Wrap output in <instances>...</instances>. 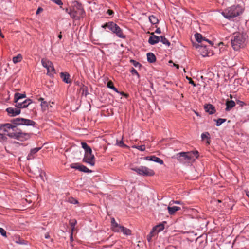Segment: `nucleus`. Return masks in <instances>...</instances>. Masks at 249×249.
I'll use <instances>...</instances> for the list:
<instances>
[{
	"label": "nucleus",
	"instance_id": "17",
	"mask_svg": "<svg viewBox=\"0 0 249 249\" xmlns=\"http://www.w3.org/2000/svg\"><path fill=\"white\" fill-rule=\"evenodd\" d=\"M180 209H181V208L179 207H178V206H172V207L170 205H169L167 207L168 213L170 215H174L177 211H179Z\"/></svg>",
	"mask_w": 249,
	"mask_h": 249
},
{
	"label": "nucleus",
	"instance_id": "34",
	"mask_svg": "<svg viewBox=\"0 0 249 249\" xmlns=\"http://www.w3.org/2000/svg\"><path fill=\"white\" fill-rule=\"evenodd\" d=\"M226 121L225 119L220 118L216 120V125L220 126L222 123H224Z\"/></svg>",
	"mask_w": 249,
	"mask_h": 249
},
{
	"label": "nucleus",
	"instance_id": "5",
	"mask_svg": "<svg viewBox=\"0 0 249 249\" xmlns=\"http://www.w3.org/2000/svg\"><path fill=\"white\" fill-rule=\"evenodd\" d=\"M26 97V96L25 93H15L14 99V102L16 104L15 107L19 108H25L31 104L32 101L30 99L25 100L23 102H19L20 100L25 98Z\"/></svg>",
	"mask_w": 249,
	"mask_h": 249
},
{
	"label": "nucleus",
	"instance_id": "43",
	"mask_svg": "<svg viewBox=\"0 0 249 249\" xmlns=\"http://www.w3.org/2000/svg\"><path fill=\"white\" fill-rule=\"evenodd\" d=\"M131 62L132 63L133 65L136 67L141 66V65L139 62H136L135 60H131Z\"/></svg>",
	"mask_w": 249,
	"mask_h": 249
},
{
	"label": "nucleus",
	"instance_id": "33",
	"mask_svg": "<svg viewBox=\"0 0 249 249\" xmlns=\"http://www.w3.org/2000/svg\"><path fill=\"white\" fill-rule=\"evenodd\" d=\"M132 148L137 149L141 151H143L145 149V146L144 145H133Z\"/></svg>",
	"mask_w": 249,
	"mask_h": 249
},
{
	"label": "nucleus",
	"instance_id": "12",
	"mask_svg": "<svg viewBox=\"0 0 249 249\" xmlns=\"http://www.w3.org/2000/svg\"><path fill=\"white\" fill-rule=\"evenodd\" d=\"M21 108L18 107H16L15 108L8 107L6 109V111L11 116H15L20 113Z\"/></svg>",
	"mask_w": 249,
	"mask_h": 249
},
{
	"label": "nucleus",
	"instance_id": "15",
	"mask_svg": "<svg viewBox=\"0 0 249 249\" xmlns=\"http://www.w3.org/2000/svg\"><path fill=\"white\" fill-rule=\"evenodd\" d=\"M206 112H208L210 114H213L215 112V107L211 104H207L204 107Z\"/></svg>",
	"mask_w": 249,
	"mask_h": 249
},
{
	"label": "nucleus",
	"instance_id": "7",
	"mask_svg": "<svg viewBox=\"0 0 249 249\" xmlns=\"http://www.w3.org/2000/svg\"><path fill=\"white\" fill-rule=\"evenodd\" d=\"M71 17L74 19H79L83 18L85 11L84 9L80 3L76 2L74 3L71 12H70Z\"/></svg>",
	"mask_w": 249,
	"mask_h": 249
},
{
	"label": "nucleus",
	"instance_id": "3",
	"mask_svg": "<svg viewBox=\"0 0 249 249\" xmlns=\"http://www.w3.org/2000/svg\"><path fill=\"white\" fill-rule=\"evenodd\" d=\"M175 157L180 162H189L195 160V158L198 157V152L197 151H195L187 152H180L177 154Z\"/></svg>",
	"mask_w": 249,
	"mask_h": 249
},
{
	"label": "nucleus",
	"instance_id": "35",
	"mask_svg": "<svg viewBox=\"0 0 249 249\" xmlns=\"http://www.w3.org/2000/svg\"><path fill=\"white\" fill-rule=\"evenodd\" d=\"M81 166V165L79 164L78 163H72L71 164L70 167L71 168L78 169L79 170V167Z\"/></svg>",
	"mask_w": 249,
	"mask_h": 249
},
{
	"label": "nucleus",
	"instance_id": "51",
	"mask_svg": "<svg viewBox=\"0 0 249 249\" xmlns=\"http://www.w3.org/2000/svg\"><path fill=\"white\" fill-rule=\"evenodd\" d=\"M155 33H158V34H160L161 33V31H160V28H158L156 31H155Z\"/></svg>",
	"mask_w": 249,
	"mask_h": 249
},
{
	"label": "nucleus",
	"instance_id": "21",
	"mask_svg": "<svg viewBox=\"0 0 249 249\" xmlns=\"http://www.w3.org/2000/svg\"><path fill=\"white\" fill-rule=\"evenodd\" d=\"M147 61L150 63L155 62L156 58L155 55L152 53H147Z\"/></svg>",
	"mask_w": 249,
	"mask_h": 249
},
{
	"label": "nucleus",
	"instance_id": "37",
	"mask_svg": "<svg viewBox=\"0 0 249 249\" xmlns=\"http://www.w3.org/2000/svg\"><path fill=\"white\" fill-rule=\"evenodd\" d=\"M68 202L72 204H76L78 203L77 200L73 197L69 198Z\"/></svg>",
	"mask_w": 249,
	"mask_h": 249
},
{
	"label": "nucleus",
	"instance_id": "8",
	"mask_svg": "<svg viewBox=\"0 0 249 249\" xmlns=\"http://www.w3.org/2000/svg\"><path fill=\"white\" fill-rule=\"evenodd\" d=\"M131 169L142 176H153L155 174L153 170L145 166H140L138 168H131Z\"/></svg>",
	"mask_w": 249,
	"mask_h": 249
},
{
	"label": "nucleus",
	"instance_id": "10",
	"mask_svg": "<svg viewBox=\"0 0 249 249\" xmlns=\"http://www.w3.org/2000/svg\"><path fill=\"white\" fill-rule=\"evenodd\" d=\"M83 161L90 164L91 166H94L95 164V157L92 154V152L85 153Z\"/></svg>",
	"mask_w": 249,
	"mask_h": 249
},
{
	"label": "nucleus",
	"instance_id": "29",
	"mask_svg": "<svg viewBox=\"0 0 249 249\" xmlns=\"http://www.w3.org/2000/svg\"><path fill=\"white\" fill-rule=\"evenodd\" d=\"M123 227L124 226H121L118 224L117 226H114L112 228V230L115 232H122V228H123Z\"/></svg>",
	"mask_w": 249,
	"mask_h": 249
},
{
	"label": "nucleus",
	"instance_id": "42",
	"mask_svg": "<svg viewBox=\"0 0 249 249\" xmlns=\"http://www.w3.org/2000/svg\"><path fill=\"white\" fill-rule=\"evenodd\" d=\"M174 204H181V201H177V200H172L170 202L169 205L171 206Z\"/></svg>",
	"mask_w": 249,
	"mask_h": 249
},
{
	"label": "nucleus",
	"instance_id": "30",
	"mask_svg": "<svg viewBox=\"0 0 249 249\" xmlns=\"http://www.w3.org/2000/svg\"><path fill=\"white\" fill-rule=\"evenodd\" d=\"M76 223H77V221L75 219L71 220L70 221V224L71 225V231L72 232H73L74 231V229L75 228V225L76 224Z\"/></svg>",
	"mask_w": 249,
	"mask_h": 249
},
{
	"label": "nucleus",
	"instance_id": "58",
	"mask_svg": "<svg viewBox=\"0 0 249 249\" xmlns=\"http://www.w3.org/2000/svg\"><path fill=\"white\" fill-rule=\"evenodd\" d=\"M72 233L71 232V240L72 241L73 240V237H72Z\"/></svg>",
	"mask_w": 249,
	"mask_h": 249
},
{
	"label": "nucleus",
	"instance_id": "36",
	"mask_svg": "<svg viewBox=\"0 0 249 249\" xmlns=\"http://www.w3.org/2000/svg\"><path fill=\"white\" fill-rule=\"evenodd\" d=\"M117 145L121 147H127V146L125 145L123 141H120L119 142L117 141Z\"/></svg>",
	"mask_w": 249,
	"mask_h": 249
},
{
	"label": "nucleus",
	"instance_id": "6",
	"mask_svg": "<svg viewBox=\"0 0 249 249\" xmlns=\"http://www.w3.org/2000/svg\"><path fill=\"white\" fill-rule=\"evenodd\" d=\"M103 28H108L113 33L119 38H125V36L123 34L120 27L113 22H109L102 25Z\"/></svg>",
	"mask_w": 249,
	"mask_h": 249
},
{
	"label": "nucleus",
	"instance_id": "61",
	"mask_svg": "<svg viewBox=\"0 0 249 249\" xmlns=\"http://www.w3.org/2000/svg\"><path fill=\"white\" fill-rule=\"evenodd\" d=\"M122 94H123V95H126L124 94V93H122Z\"/></svg>",
	"mask_w": 249,
	"mask_h": 249
},
{
	"label": "nucleus",
	"instance_id": "20",
	"mask_svg": "<svg viewBox=\"0 0 249 249\" xmlns=\"http://www.w3.org/2000/svg\"><path fill=\"white\" fill-rule=\"evenodd\" d=\"M226 110L229 111L235 106V103L232 100H227Z\"/></svg>",
	"mask_w": 249,
	"mask_h": 249
},
{
	"label": "nucleus",
	"instance_id": "60",
	"mask_svg": "<svg viewBox=\"0 0 249 249\" xmlns=\"http://www.w3.org/2000/svg\"><path fill=\"white\" fill-rule=\"evenodd\" d=\"M246 195L248 196V197L249 198V191H247L246 192Z\"/></svg>",
	"mask_w": 249,
	"mask_h": 249
},
{
	"label": "nucleus",
	"instance_id": "53",
	"mask_svg": "<svg viewBox=\"0 0 249 249\" xmlns=\"http://www.w3.org/2000/svg\"><path fill=\"white\" fill-rule=\"evenodd\" d=\"M50 237V235L48 233H46L45 235V238L46 239H48Z\"/></svg>",
	"mask_w": 249,
	"mask_h": 249
},
{
	"label": "nucleus",
	"instance_id": "9",
	"mask_svg": "<svg viewBox=\"0 0 249 249\" xmlns=\"http://www.w3.org/2000/svg\"><path fill=\"white\" fill-rule=\"evenodd\" d=\"M41 63L42 66L47 70V73L52 75L55 73V70L52 62L47 59H42Z\"/></svg>",
	"mask_w": 249,
	"mask_h": 249
},
{
	"label": "nucleus",
	"instance_id": "32",
	"mask_svg": "<svg viewBox=\"0 0 249 249\" xmlns=\"http://www.w3.org/2000/svg\"><path fill=\"white\" fill-rule=\"evenodd\" d=\"M50 104V102H47L46 101H42L41 103V106L43 109L45 110L48 107L49 105Z\"/></svg>",
	"mask_w": 249,
	"mask_h": 249
},
{
	"label": "nucleus",
	"instance_id": "46",
	"mask_svg": "<svg viewBox=\"0 0 249 249\" xmlns=\"http://www.w3.org/2000/svg\"><path fill=\"white\" fill-rule=\"evenodd\" d=\"M236 103L241 107H243L245 104L243 102L241 101L240 100H237L236 101Z\"/></svg>",
	"mask_w": 249,
	"mask_h": 249
},
{
	"label": "nucleus",
	"instance_id": "52",
	"mask_svg": "<svg viewBox=\"0 0 249 249\" xmlns=\"http://www.w3.org/2000/svg\"><path fill=\"white\" fill-rule=\"evenodd\" d=\"M65 11L70 15V12H71V9L69 10L68 8H66Z\"/></svg>",
	"mask_w": 249,
	"mask_h": 249
},
{
	"label": "nucleus",
	"instance_id": "13",
	"mask_svg": "<svg viewBox=\"0 0 249 249\" xmlns=\"http://www.w3.org/2000/svg\"><path fill=\"white\" fill-rule=\"evenodd\" d=\"M151 34L152 36L149 37L148 42L151 45L158 43L160 41V37L154 35V33H152Z\"/></svg>",
	"mask_w": 249,
	"mask_h": 249
},
{
	"label": "nucleus",
	"instance_id": "56",
	"mask_svg": "<svg viewBox=\"0 0 249 249\" xmlns=\"http://www.w3.org/2000/svg\"><path fill=\"white\" fill-rule=\"evenodd\" d=\"M174 66H175L177 69L179 68V65L178 64H174Z\"/></svg>",
	"mask_w": 249,
	"mask_h": 249
},
{
	"label": "nucleus",
	"instance_id": "63",
	"mask_svg": "<svg viewBox=\"0 0 249 249\" xmlns=\"http://www.w3.org/2000/svg\"><path fill=\"white\" fill-rule=\"evenodd\" d=\"M218 202H221V200H218Z\"/></svg>",
	"mask_w": 249,
	"mask_h": 249
},
{
	"label": "nucleus",
	"instance_id": "19",
	"mask_svg": "<svg viewBox=\"0 0 249 249\" xmlns=\"http://www.w3.org/2000/svg\"><path fill=\"white\" fill-rule=\"evenodd\" d=\"M195 36L196 40L199 43H201L203 41H205L208 42L209 43H211L210 41L204 38L200 34L196 33L195 35Z\"/></svg>",
	"mask_w": 249,
	"mask_h": 249
},
{
	"label": "nucleus",
	"instance_id": "31",
	"mask_svg": "<svg viewBox=\"0 0 249 249\" xmlns=\"http://www.w3.org/2000/svg\"><path fill=\"white\" fill-rule=\"evenodd\" d=\"M160 41L164 44L167 45V46H169L170 45V42L166 39L164 36H160Z\"/></svg>",
	"mask_w": 249,
	"mask_h": 249
},
{
	"label": "nucleus",
	"instance_id": "41",
	"mask_svg": "<svg viewBox=\"0 0 249 249\" xmlns=\"http://www.w3.org/2000/svg\"><path fill=\"white\" fill-rule=\"evenodd\" d=\"M0 233L3 236H6V231L2 228H0Z\"/></svg>",
	"mask_w": 249,
	"mask_h": 249
},
{
	"label": "nucleus",
	"instance_id": "11",
	"mask_svg": "<svg viewBox=\"0 0 249 249\" xmlns=\"http://www.w3.org/2000/svg\"><path fill=\"white\" fill-rule=\"evenodd\" d=\"M196 47L198 49V51L203 57L208 55V50L206 46L201 44L200 45H196Z\"/></svg>",
	"mask_w": 249,
	"mask_h": 249
},
{
	"label": "nucleus",
	"instance_id": "24",
	"mask_svg": "<svg viewBox=\"0 0 249 249\" xmlns=\"http://www.w3.org/2000/svg\"><path fill=\"white\" fill-rule=\"evenodd\" d=\"M107 87L108 88H110V89H113L114 91H115L117 93H119V91H118L117 89L114 86L113 83L111 81H108V82L107 83Z\"/></svg>",
	"mask_w": 249,
	"mask_h": 249
},
{
	"label": "nucleus",
	"instance_id": "40",
	"mask_svg": "<svg viewBox=\"0 0 249 249\" xmlns=\"http://www.w3.org/2000/svg\"><path fill=\"white\" fill-rule=\"evenodd\" d=\"M130 72H131V73L132 74H135L136 75H137V76L138 77H140V75H139V73H138L137 71L134 68H132L131 69V70H130Z\"/></svg>",
	"mask_w": 249,
	"mask_h": 249
},
{
	"label": "nucleus",
	"instance_id": "28",
	"mask_svg": "<svg viewBox=\"0 0 249 249\" xmlns=\"http://www.w3.org/2000/svg\"><path fill=\"white\" fill-rule=\"evenodd\" d=\"M79 171H82L85 173H90L91 172V170L88 169L87 167L83 165H81L79 167Z\"/></svg>",
	"mask_w": 249,
	"mask_h": 249
},
{
	"label": "nucleus",
	"instance_id": "14",
	"mask_svg": "<svg viewBox=\"0 0 249 249\" xmlns=\"http://www.w3.org/2000/svg\"><path fill=\"white\" fill-rule=\"evenodd\" d=\"M146 159L148 160L153 161L159 163L160 164H163V161L160 158L156 157L155 156H147Z\"/></svg>",
	"mask_w": 249,
	"mask_h": 249
},
{
	"label": "nucleus",
	"instance_id": "39",
	"mask_svg": "<svg viewBox=\"0 0 249 249\" xmlns=\"http://www.w3.org/2000/svg\"><path fill=\"white\" fill-rule=\"evenodd\" d=\"M111 227L117 226L118 223L116 222L114 218H112L111 219Z\"/></svg>",
	"mask_w": 249,
	"mask_h": 249
},
{
	"label": "nucleus",
	"instance_id": "22",
	"mask_svg": "<svg viewBox=\"0 0 249 249\" xmlns=\"http://www.w3.org/2000/svg\"><path fill=\"white\" fill-rule=\"evenodd\" d=\"M164 228L163 224H159L154 227L153 229L157 233L162 231Z\"/></svg>",
	"mask_w": 249,
	"mask_h": 249
},
{
	"label": "nucleus",
	"instance_id": "55",
	"mask_svg": "<svg viewBox=\"0 0 249 249\" xmlns=\"http://www.w3.org/2000/svg\"><path fill=\"white\" fill-rule=\"evenodd\" d=\"M62 35H61V32H60V34L59 35V36H58V38H59V39H61V38H62Z\"/></svg>",
	"mask_w": 249,
	"mask_h": 249
},
{
	"label": "nucleus",
	"instance_id": "62",
	"mask_svg": "<svg viewBox=\"0 0 249 249\" xmlns=\"http://www.w3.org/2000/svg\"><path fill=\"white\" fill-rule=\"evenodd\" d=\"M196 114L197 115H198V113H197V112H196Z\"/></svg>",
	"mask_w": 249,
	"mask_h": 249
},
{
	"label": "nucleus",
	"instance_id": "27",
	"mask_svg": "<svg viewBox=\"0 0 249 249\" xmlns=\"http://www.w3.org/2000/svg\"><path fill=\"white\" fill-rule=\"evenodd\" d=\"M122 232L126 235H129L131 234V231L124 227L122 228Z\"/></svg>",
	"mask_w": 249,
	"mask_h": 249
},
{
	"label": "nucleus",
	"instance_id": "1",
	"mask_svg": "<svg viewBox=\"0 0 249 249\" xmlns=\"http://www.w3.org/2000/svg\"><path fill=\"white\" fill-rule=\"evenodd\" d=\"M12 124L7 123L2 124L0 126V129L3 130L7 133V135L11 138L18 140L24 141L30 137L29 134L23 133L20 130H18L17 125H25L34 126L36 123L29 119L22 118H17L11 120Z\"/></svg>",
	"mask_w": 249,
	"mask_h": 249
},
{
	"label": "nucleus",
	"instance_id": "59",
	"mask_svg": "<svg viewBox=\"0 0 249 249\" xmlns=\"http://www.w3.org/2000/svg\"><path fill=\"white\" fill-rule=\"evenodd\" d=\"M52 105H53L54 104V103L53 102H52V103H50V104L49 105V106H50V107H52Z\"/></svg>",
	"mask_w": 249,
	"mask_h": 249
},
{
	"label": "nucleus",
	"instance_id": "45",
	"mask_svg": "<svg viewBox=\"0 0 249 249\" xmlns=\"http://www.w3.org/2000/svg\"><path fill=\"white\" fill-rule=\"evenodd\" d=\"M186 78L189 80L190 84H192L194 86H196V84L191 78L187 77Z\"/></svg>",
	"mask_w": 249,
	"mask_h": 249
},
{
	"label": "nucleus",
	"instance_id": "54",
	"mask_svg": "<svg viewBox=\"0 0 249 249\" xmlns=\"http://www.w3.org/2000/svg\"><path fill=\"white\" fill-rule=\"evenodd\" d=\"M38 101H41V102H42V101H45L44 100V99H43V98H39V99H38Z\"/></svg>",
	"mask_w": 249,
	"mask_h": 249
},
{
	"label": "nucleus",
	"instance_id": "44",
	"mask_svg": "<svg viewBox=\"0 0 249 249\" xmlns=\"http://www.w3.org/2000/svg\"><path fill=\"white\" fill-rule=\"evenodd\" d=\"M81 145H82V148L85 150L86 149H87L88 147H89L88 146V145L86 143V142H82L81 143Z\"/></svg>",
	"mask_w": 249,
	"mask_h": 249
},
{
	"label": "nucleus",
	"instance_id": "49",
	"mask_svg": "<svg viewBox=\"0 0 249 249\" xmlns=\"http://www.w3.org/2000/svg\"><path fill=\"white\" fill-rule=\"evenodd\" d=\"M107 13L110 15V16H111L113 15V14L114 13L113 11L112 10H110V9H108L107 11Z\"/></svg>",
	"mask_w": 249,
	"mask_h": 249
},
{
	"label": "nucleus",
	"instance_id": "64",
	"mask_svg": "<svg viewBox=\"0 0 249 249\" xmlns=\"http://www.w3.org/2000/svg\"><path fill=\"white\" fill-rule=\"evenodd\" d=\"M230 97L231 98H232V96L231 95H230Z\"/></svg>",
	"mask_w": 249,
	"mask_h": 249
},
{
	"label": "nucleus",
	"instance_id": "18",
	"mask_svg": "<svg viewBox=\"0 0 249 249\" xmlns=\"http://www.w3.org/2000/svg\"><path fill=\"white\" fill-rule=\"evenodd\" d=\"M40 147L35 148L31 150L30 153L27 157L28 160H32L34 158V155L40 149Z\"/></svg>",
	"mask_w": 249,
	"mask_h": 249
},
{
	"label": "nucleus",
	"instance_id": "16",
	"mask_svg": "<svg viewBox=\"0 0 249 249\" xmlns=\"http://www.w3.org/2000/svg\"><path fill=\"white\" fill-rule=\"evenodd\" d=\"M70 74L67 72H61L60 77L62 80L66 83H71V80L70 79Z\"/></svg>",
	"mask_w": 249,
	"mask_h": 249
},
{
	"label": "nucleus",
	"instance_id": "26",
	"mask_svg": "<svg viewBox=\"0 0 249 249\" xmlns=\"http://www.w3.org/2000/svg\"><path fill=\"white\" fill-rule=\"evenodd\" d=\"M157 234L156 232L152 229V230L150 231V233L147 236V241L150 242L152 238L154 236Z\"/></svg>",
	"mask_w": 249,
	"mask_h": 249
},
{
	"label": "nucleus",
	"instance_id": "4",
	"mask_svg": "<svg viewBox=\"0 0 249 249\" xmlns=\"http://www.w3.org/2000/svg\"><path fill=\"white\" fill-rule=\"evenodd\" d=\"M243 11V7L240 5L232 6L227 8L222 13V15L227 19L236 17L240 15Z\"/></svg>",
	"mask_w": 249,
	"mask_h": 249
},
{
	"label": "nucleus",
	"instance_id": "50",
	"mask_svg": "<svg viewBox=\"0 0 249 249\" xmlns=\"http://www.w3.org/2000/svg\"><path fill=\"white\" fill-rule=\"evenodd\" d=\"M42 11H43V9H42V8H41V7H39V8L37 9V11H36V14H39L41 12H42Z\"/></svg>",
	"mask_w": 249,
	"mask_h": 249
},
{
	"label": "nucleus",
	"instance_id": "2",
	"mask_svg": "<svg viewBox=\"0 0 249 249\" xmlns=\"http://www.w3.org/2000/svg\"><path fill=\"white\" fill-rule=\"evenodd\" d=\"M247 36L243 33H234L231 39V45L234 50L238 51L246 45Z\"/></svg>",
	"mask_w": 249,
	"mask_h": 249
},
{
	"label": "nucleus",
	"instance_id": "48",
	"mask_svg": "<svg viewBox=\"0 0 249 249\" xmlns=\"http://www.w3.org/2000/svg\"><path fill=\"white\" fill-rule=\"evenodd\" d=\"M6 137L2 134L0 133V142L5 140Z\"/></svg>",
	"mask_w": 249,
	"mask_h": 249
},
{
	"label": "nucleus",
	"instance_id": "38",
	"mask_svg": "<svg viewBox=\"0 0 249 249\" xmlns=\"http://www.w3.org/2000/svg\"><path fill=\"white\" fill-rule=\"evenodd\" d=\"M209 136V133L208 132H206V133H202L201 134V136L202 139L203 140L206 138H208Z\"/></svg>",
	"mask_w": 249,
	"mask_h": 249
},
{
	"label": "nucleus",
	"instance_id": "57",
	"mask_svg": "<svg viewBox=\"0 0 249 249\" xmlns=\"http://www.w3.org/2000/svg\"><path fill=\"white\" fill-rule=\"evenodd\" d=\"M0 36H1V37H2V38H4V35L1 33V31H0Z\"/></svg>",
	"mask_w": 249,
	"mask_h": 249
},
{
	"label": "nucleus",
	"instance_id": "47",
	"mask_svg": "<svg viewBox=\"0 0 249 249\" xmlns=\"http://www.w3.org/2000/svg\"><path fill=\"white\" fill-rule=\"evenodd\" d=\"M89 152H92V149L89 146L85 149V153Z\"/></svg>",
	"mask_w": 249,
	"mask_h": 249
},
{
	"label": "nucleus",
	"instance_id": "23",
	"mask_svg": "<svg viewBox=\"0 0 249 249\" xmlns=\"http://www.w3.org/2000/svg\"><path fill=\"white\" fill-rule=\"evenodd\" d=\"M22 59V56L20 54H18L16 56H14L13 58V62L14 63L16 64L18 62H20L21 61Z\"/></svg>",
	"mask_w": 249,
	"mask_h": 249
},
{
	"label": "nucleus",
	"instance_id": "25",
	"mask_svg": "<svg viewBox=\"0 0 249 249\" xmlns=\"http://www.w3.org/2000/svg\"><path fill=\"white\" fill-rule=\"evenodd\" d=\"M149 20L153 24H155L158 22V18L153 15H151L149 17Z\"/></svg>",
	"mask_w": 249,
	"mask_h": 249
}]
</instances>
